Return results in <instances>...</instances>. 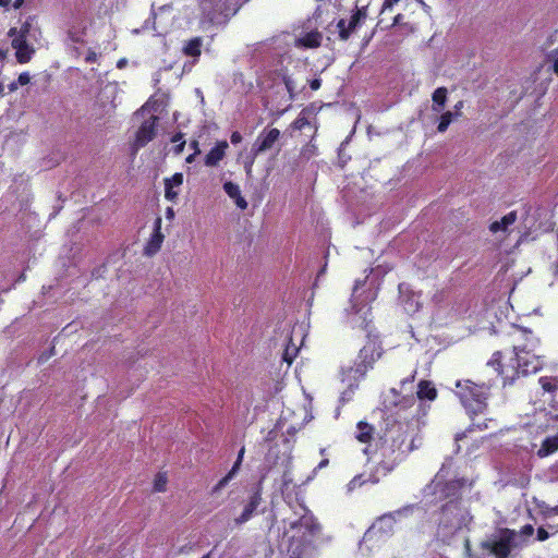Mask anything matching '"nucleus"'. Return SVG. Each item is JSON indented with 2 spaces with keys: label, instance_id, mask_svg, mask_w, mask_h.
Returning <instances> with one entry per match:
<instances>
[{
  "label": "nucleus",
  "instance_id": "obj_27",
  "mask_svg": "<svg viewBox=\"0 0 558 558\" xmlns=\"http://www.w3.org/2000/svg\"><path fill=\"white\" fill-rule=\"evenodd\" d=\"M356 439L363 444L368 442L373 437V426L367 423H359Z\"/></svg>",
  "mask_w": 558,
  "mask_h": 558
},
{
  "label": "nucleus",
  "instance_id": "obj_46",
  "mask_svg": "<svg viewBox=\"0 0 558 558\" xmlns=\"http://www.w3.org/2000/svg\"><path fill=\"white\" fill-rule=\"evenodd\" d=\"M181 141H184V140H183V133H181V132L175 133V134L171 137V142H172V143H177V144H178V143H181Z\"/></svg>",
  "mask_w": 558,
  "mask_h": 558
},
{
  "label": "nucleus",
  "instance_id": "obj_41",
  "mask_svg": "<svg viewBox=\"0 0 558 558\" xmlns=\"http://www.w3.org/2000/svg\"><path fill=\"white\" fill-rule=\"evenodd\" d=\"M242 140H243V137H242L240 132L234 131V132L231 133L230 141H231V143L233 145H236V144L241 143Z\"/></svg>",
  "mask_w": 558,
  "mask_h": 558
},
{
  "label": "nucleus",
  "instance_id": "obj_38",
  "mask_svg": "<svg viewBox=\"0 0 558 558\" xmlns=\"http://www.w3.org/2000/svg\"><path fill=\"white\" fill-rule=\"evenodd\" d=\"M31 82V76L27 72H23L17 77V83L21 86L27 85Z\"/></svg>",
  "mask_w": 558,
  "mask_h": 558
},
{
  "label": "nucleus",
  "instance_id": "obj_12",
  "mask_svg": "<svg viewBox=\"0 0 558 558\" xmlns=\"http://www.w3.org/2000/svg\"><path fill=\"white\" fill-rule=\"evenodd\" d=\"M35 16H28L21 25L20 28L11 27L8 32V36L11 39H22L25 41L35 40L37 41L40 36V29L34 24Z\"/></svg>",
  "mask_w": 558,
  "mask_h": 558
},
{
  "label": "nucleus",
  "instance_id": "obj_14",
  "mask_svg": "<svg viewBox=\"0 0 558 558\" xmlns=\"http://www.w3.org/2000/svg\"><path fill=\"white\" fill-rule=\"evenodd\" d=\"M161 217H157L155 219L154 231L144 247V254L146 256H154L159 252L161 247V244L165 239V235L161 232Z\"/></svg>",
  "mask_w": 558,
  "mask_h": 558
},
{
  "label": "nucleus",
  "instance_id": "obj_59",
  "mask_svg": "<svg viewBox=\"0 0 558 558\" xmlns=\"http://www.w3.org/2000/svg\"><path fill=\"white\" fill-rule=\"evenodd\" d=\"M402 19V15L401 14H398L396 15L395 20H393V25L398 24L400 22V20Z\"/></svg>",
  "mask_w": 558,
  "mask_h": 558
},
{
  "label": "nucleus",
  "instance_id": "obj_50",
  "mask_svg": "<svg viewBox=\"0 0 558 558\" xmlns=\"http://www.w3.org/2000/svg\"><path fill=\"white\" fill-rule=\"evenodd\" d=\"M462 107H463V101L462 100L458 101L454 105L456 116H460L461 114L460 110L462 109Z\"/></svg>",
  "mask_w": 558,
  "mask_h": 558
},
{
  "label": "nucleus",
  "instance_id": "obj_9",
  "mask_svg": "<svg viewBox=\"0 0 558 558\" xmlns=\"http://www.w3.org/2000/svg\"><path fill=\"white\" fill-rule=\"evenodd\" d=\"M396 519L392 513H387L378 518L373 525L365 532L363 543L373 541L378 536H389L393 532Z\"/></svg>",
  "mask_w": 558,
  "mask_h": 558
},
{
  "label": "nucleus",
  "instance_id": "obj_39",
  "mask_svg": "<svg viewBox=\"0 0 558 558\" xmlns=\"http://www.w3.org/2000/svg\"><path fill=\"white\" fill-rule=\"evenodd\" d=\"M271 458H272L274 464L279 463L280 457L278 456V452H277V446L270 448L268 451V459H271Z\"/></svg>",
  "mask_w": 558,
  "mask_h": 558
},
{
  "label": "nucleus",
  "instance_id": "obj_43",
  "mask_svg": "<svg viewBox=\"0 0 558 558\" xmlns=\"http://www.w3.org/2000/svg\"><path fill=\"white\" fill-rule=\"evenodd\" d=\"M458 507H459V502L458 501L450 500L449 502H447L446 505H444L441 507V511L445 512V511H447V510H449L451 508L458 509Z\"/></svg>",
  "mask_w": 558,
  "mask_h": 558
},
{
  "label": "nucleus",
  "instance_id": "obj_33",
  "mask_svg": "<svg viewBox=\"0 0 558 558\" xmlns=\"http://www.w3.org/2000/svg\"><path fill=\"white\" fill-rule=\"evenodd\" d=\"M548 58L553 61V72L558 76V47L548 54Z\"/></svg>",
  "mask_w": 558,
  "mask_h": 558
},
{
  "label": "nucleus",
  "instance_id": "obj_42",
  "mask_svg": "<svg viewBox=\"0 0 558 558\" xmlns=\"http://www.w3.org/2000/svg\"><path fill=\"white\" fill-rule=\"evenodd\" d=\"M399 0H384L381 4V13L388 9H391Z\"/></svg>",
  "mask_w": 558,
  "mask_h": 558
},
{
  "label": "nucleus",
  "instance_id": "obj_48",
  "mask_svg": "<svg viewBox=\"0 0 558 558\" xmlns=\"http://www.w3.org/2000/svg\"><path fill=\"white\" fill-rule=\"evenodd\" d=\"M190 147L195 151V154H199V153H201V150H199V144H198V142H197V141H195V140H194V141H192V142L190 143Z\"/></svg>",
  "mask_w": 558,
  "mask_h": 558
},
{
  "label": "nucleus",
  "instance_id": "obj_36",
  "mask_svg": "<svg viewBox=\"0 0 558 558\" xmlns=\"http://www.w3.org/2000/svg\"><path fill=\"white\" fill-rule=\"evenodd\" d=\"M284 81V85H286V88L287 90L289 92L290 96L293 97L294 93H295V85H294V82L292 78L286 76L283 78Z\"/></svg>",
  "mask_w": 558,
  "mask_h": 558
},
{
  "label": "nucleus",
  "instance_id": "obj_49",
  "mask_svg": "<svg viewBox=\"0 0 558 558\" xmlns=\"http://www.w3.org/2000/svg\"><path fill=\"white\" fill-rule=\"evenodd\" d=\"M17 87H19V83H17V81H14L8 85V90H9V93H13L17 89Z\"/></svg>",
  "mask_w": 558,
  "mask_h": 558
},
{
  "label": "nucleus",
  "instance_id": "obj_17",
  "mask_svg": "<svg viewBox=\"0 0 558 558\" xmlns=\"http://www.w3.org/2000/svg\"><path fill=\"white\" fill-rule=\"evenodd\" d=\"M11 46L15 49L16 61L21 64L29 62L35 53V49L28 45V41L22 39H12Z\"/></svg>",
  "mask_w": 558,
  "mask_h": 558
},
{
  "label": "nucleus",
  "instance_id": "obj_2",
  "mask_svg": "<svg viewBox=\"0 0 558 558\" xmlns=\"http://www.w3.org/2000/svg\"><path fill=\"white\" fill-rule=\"evenodd\" d=\"M291 527L298 530V535H293L290 539L288 546L290 558H315L320 524L314 515L305 509V513L296 522H293Z\"/></svg>",
  "mask_w": 558,
  "mask_h": 558
},
{
  "label": "nucleus",
  "instance_id": "obj_34",
  "mask_svg": "<svg viewBox=\"0 0 558 558\" xmlns=\"http://www.w3.org/2000/svg\"><path fill=\"white\" fill-rule=\"evenodd\" d=\"M337 26L339 28L340 37L343 39L349 38V26L345 25V21L340 20Z\"/></svg>",
  "mask_w": 558,
  "mask_h": 558
},
{
  "label": "nucleus",
  "instance_id": "obj_18",
  "mask_svg": "<svg viewBox=\"0 0 558 558\" xmlns=\"http://www.w3.org/2000/svg\"><path fill=\"white\" fill-rule=\"evenodd\" d=\"M183 184V174L181 172L174 173L170 178L165 179V197L168 201L174 202L178 198L179 193L174 191V187H179Z\"/></svg>",
  "mask_w": 558,
  "mask_h": 558
},
{
  "label": "nucleus",
  "instance_id": "obj_53",
  "mask_svg": "<svg viewBox=\"0 0 558 558\" xmlns=\"http://www.w3.org/2000/svg\"><path fill=\"white\" fill-rule=\"evenodd\" d=\"M196 155H197V154H195V151H193V154H191V155H189V156L186 157L185 161H186L187 163L193 162V161H194V159H195V156H196Z\"/></svg>",
  "mask_w": 558,
  "mask_h": 558
},
{
  "label": "nucleus",
  "instance_id": "obj_22",
  "mask_svg": "<svg viewBox=\"0 0 558 558\" xmlns=\"http://www.w3.org/2000/svg\"><path fill=\"white\" fill-rule=\"evenodd\" d=\"M517 221V211L512 210L505 215L500 220H496L490 223L489 230L493 233H497L499 231H507L508 227L513 225Z\"/></svg>",
  "mask_w": 558,
  "mask_h": 558
},
{
  "label": "nucleus",
  "instance_id": "obj_7",
  "mask_svg": "<svg viewBox=\"0 0 558 558\" xmlns=\"http://www.w3.org/2000/svg\"><path fill=\"white\" fill-rule=\"evenodd\" d=\"M518 533L514 530L502 527L498 530V536L481 543V548L488 550L496 558H508L517 543Z\"/></svg>",
  "mask_w": 558,
  "mask_h": 558
},
{
  "label": "nucleus",
  "instance_id": "obj_31",
  "mask_svg": "<svg viewBox=\"0 0 558 558\" xmlns=\"http://www.w3.org/2000/svg\"><path fill=\"white\" fill-rule=\"evenodd\" d=\"M236 474L232 471H229L222 478L218 481V483L211 488V494L219 493L223 487L228 485V483L235 476Z\"/></svg>",
  "mask_w": 558,
  "mask_h": 558
},
{
  "label": "nucleus",
  "instance_id": "obj_58",
  "mask_svg": "<svg viewBox=\"0 0 558 558\" xmlns=\"http://www.w3.org/2000/svg\"><path fill=\"white\" fill-rule=\"evenodd\" d=\"M349 143V137H347L342 143H341V146H340V153L343 150L344 146Z\"/></svg>",
  "mask_w": 558,
  "mask_h": 558
},
{
  "label": "nucleus",
  "instance_id": "obj_35",
  "mask_svg": "<svg viewBox=\"0 0 558 558\" xmlns=\"http://www.w3.org/2000/svg\"><path fill=\"white\" fill-rule=\"evenodd\" d=\"M465 484V480L464 478H460V480H454V481H451L449 483H447L446 487L449 489V488H453V489H461Z\"/></svg>",
  "mask_w": 558,
  "mask_h": 558
},
{
  "label": "nucleus",
  "instance_id": "obj_56",
  "mask_svg": "<svg viewBox=\"0 0 558 558\" xmlns=\"http://www.w3.org/2000/svg\"><path fill=\"white\" fill-rule=\"evenodd\" d=\"M328 459H323L319 463H318V468L322 469V468H325L328 465Z\"/></svg>",
  "mask_w": 558,
  "mask_h": 558
},
{
  "label": "nucleus",
  "instance_id": "obj_28",
  "mask_svg": "<svg viewBox=\"0 0 558 558\" xmlns=\"http://www.w3.org/2000/svg\"><path fill=\"white\" fill-rule=\"evenodd\" d=\"M168 476L166 472H158L155 475L153 490L155 493H163L167 490Z\"/></svg>",
  "mask_w": 558,
  "mask_h": 558
},
{
  "label": "nucleus",
  "instance_id": "obj_64",
  "mask_svg": "<svg viewBox=\"0 0 558 558\" xmlns=\"http://www.w3.org/2000/svg\"><path fill=\"white\" fill-rule=\"evenodd\" d=\"M0 94L4 95V87H3V85L1 83H0Z\"/></svg>",
  "mask_w": 558,
  "mask_h": 558
},
{
  "label": "nucleus",
  "instance_id": "obj_16",
  "mask_svg": "<svg viewBox=\"0 0 558 558\" xmlns=\"http://www.w3.org/2000/svg\"><path fill=\"white\" fill-rule=\"evenodd\" d=\"M229 147L227 141H219L205 156L204 163L207 167H216L225 158Z\"/></svg>",
  "mask_w": 558,
  "mask_h": 558
},
{
  "label": "nucleus",
  "instance_id": "obj_37",
  "mask_svg": "<svg viewBox=\"0 0 558 558\" xmlns=\"http://www.w3.org/2000/svg\"><path fill=\"white\" fill-rule=\"evenodd\" d=\"M549 537V533L544 527H538L536 531V538L539 542H544Z\"/></svg>",
  "mask_w": 558,
  "mask_h": 558
},
{
  "label": "nucleus",
  "instance_id": "obj_6",
  "mask_svg": "<svg viewBox=\"0 0 558 558\" xmlns=\"http://www.w3.org/2000/svg\"><path fill=\"white\" fill-rule=\"evenodd\" d=\"M550 432L551 436L546 437L537 450L539 458H545L558 450V417L550 413H541L533 425V433L542 434Z\"/></svg>",
  "mask_w": 558,
  "mask_h": 558
},
{
  "label": "nucleus",
  "instance_id": "obj_44",
  "mask_svg": "<svg viewBox=\"0 0 558 558\" xmlns=\"http://www.w3.org/2000/svg\"><path fill=\"white\" fill-rule=\"evenodd\" d=\"M322 81L320 78H313L310 81V87L312 90H317L320 88Z\"/></svg>",
  "mask_w": 558,
  "mask_h": 558
},
{
  "label": "nucleus",
  "instance_id": "obj_51",
  "mask_svg": "<svg viewBox=\"0 0 558 558\" xmlns=\"http://www.w3.org/2000/svg\"><path fill=\"white\" fill-rule=\"evenodd\" d=\"M166 217H167V219H173V217H174V210H173V208H172V207H168V208L166 209Z\"/></svg>",
  "mask_w": 558,
  "mask_h": 558
},
{
  "label": "nucleus",
  "instance_id": "obj_40",
  "mask_svg": "<svg viewBox=\"0 0 558 558\" xmlns=\"http://www.w3.org/2000/svg\"><path fill=\"white\" fill-rule=\"evenodd\" d=\"M534 533V527L532 524H525L521 527L520 534L522 536H531Z\"/></svg>",
  "mask_w": 558,
  "mask_h": 558
},
{
  "label": "nucleus",
  "instance_id": "obj_13",
  "mask_svg": "<svg viewBox=\"0 0 558 558\" xmlns=\"http://www.w3.org/2000/svg\"><path fill=\"white\" fill-rule=\"evenodd\" d=\"M281 133L278 129H264L257 136L253 144L252 151L256 156L271 149L276 142H278Z\"/></svg>",
  "mask_w": 558,
  "mask_h": 558
},
{
  "label": "nucleus",
  "instance_id": "obj_19",
  "mask_svg": "<svg viewBox=\"0 0 558 558\" xmlns=\"http://www.w3.org/2000/svg\"><path fill=\"white\" fill-rule=\"evenodd\" d=\"M416 396L420 400L434 401L438 396V391L430 380L422 379L417 385Z\"/></svg>",
  "mask_w": 558,
  "mask_h": 558
},
{
  "label": "nucleus",
  "instance_id": "obj_26",
  "mask_svg": "<svg viewBox=\"0 0 558 558\" xmlns=\"http://www.w3.org/2000/svg\"><path fill=\"white\" fill-rule=\"evenodd\" d=\"M311 110L303 109L299 113L298 118L290 124L292 130L302 131L305 126L311 125L310 116Z\"/></svg>",
  "mask_w": 558,
  "mask_h": 558
},
{
  "label": "nucleus",
  "instance_id": "obj_32",
  "mask_svg": "<svg viewBox=\"0 0 558 558\" xmlns=\"http://www.w3.org/2000/svg\"><path fill=\"white\" fill-rule=\"evenodd\" d=\"M244 453H245V447L243 446L239 450L236 460L234 461V463H233V465H232L230 471H232L233 473L238 474V472L241 469L242 462H243Z\"/></svg>",
  "mask_w": 558,
  "mask_h": 558
},
{
  "label": "nucleus",
  "instance_id": "obj_29",
  "mask_svg": "<svg viewBox=\"0 0 558 558\" xmlns=\"http://www.w3.org/2000/svg\"><path fill=\"white\" fill-rule=\"evenodd\" d=\"M298 351L299 349L294 344L288 343L284 348L282 360L291 365L296 357Z\"/></svg>",
  "mask_w": 558,
  "mask_h": 558
},
{
  "label": "nucleus",
  "instance_id": "obj_23",
  "mask_svg": "<svg viewBox=\"0 0 558 558\" xmlns=\"http://www.w3.org/2000/svg\"><path fill=\"white\" fill-rule=\"evenodd\" d=\"M371 0H356L355 2V13L351 15V34L353 33L355 26L361 22L362 19L366 16V10Z\"/></svg>",
  "mask_w": 558,
  "mask_h": 558
},
{
  "label": "nucleus",
  "instance_id": "obj_52",
  "mask_svg": "<svg viewBox=\"0 0 558 558\" xmlns=\"http://www.w3.org/2000/svg\"><path fill=\"white\" fill-rule=\"evenodd\" d=\"M24 3V0H14L13 2V8L14 9H20Z\"/></svg>",
  "mask_w": 558,
  "mask_h": 558
},
{
  "label": "nucleus",
  "instance_id": "obj_3",
  "mask_svg": "<svg viewBox=\"0 0 558 558\" xmlns=\"http://www.w3.org/2000/svg\"><path fill=\"white\" fill-rule=\"evenodd\" d=\"M457 396L470 416L484 413L487 409V399L490 395V386L475 384L471 380L457 383Z\"/></svg>",
  "mask_w": 558,
  "mask_h": 558
},
{
  "label": "nucleus",
  "instance_id": "obj_61",
  "mask_svg": "<svg viewBox=\"0 0 558 558\" xmlns=\"http://www.w3.org/2000/svg\"><path fill=\"white\" fill-rule=\"evenodd\" d=\"M214 0H198L199 4L202 5L203 3H206V2H209L211 3Z\"/></svg>",
  "mask_w": 558,
  "mask_h": 558
},
{
  "label": "nucleus",
  "instance_id": "obj_57",
  "mask_svg": "<svg viewBox=\"0 0 558 558\" xmlns=\"http://www.w3.org/2000/svg\"><path fill=\"white\" fill-rule=\"evenodd\" d=\"M463 437H465V432L458 433V434L456 435V440H457V441H460Z\"/></svg>",
  "mask_w": 558,
  "mask_h": 558
},
{
  "label": "nucleus",
  "instance_id": "obj_20",
  "mask_svg": "<svg viewBox=\"0 0 558 558\" xmlns=\"http://www.w3.org/2000/svg\"><path fill=\"white\" fill-rule=\"evenodd\" d=\"M203 38L197 36L184 41L182 53L186 57L198 59L202 54Z\"/></svg>",
  "mask_w": 558,
  "mask_h": 558
},
{
  "label": "nucleus",
  "instance_id": "obj_11",
  "mask_svg": "<svg viewBox=\"0 0 558 558\" xmlns=\"http://www.w3.org/2000/svg\"><path fill=\"white\" fill-rule=\"evenodd\" d=\"M158 117L151 116L149 119L145 120L141 126L138 128L135 134L134 142V150L136 151L138 148L144 147L150 141H153L156 136V130L158 125Z\"/></svg>",
  "mask_w": 558,
  "mask_h": 558
},
{
  "label": "nucleus",
  "instance_id": "obj_24",
  "mask_svg": "<svg viewBox=\"0 0 558 558\" xmlns=\"http://www.w3.org/2000/svg\"><path fill=\"white\" fill-rule=\"evenodd\" d=\"M447 88L446 87H438L434 90L432 95L433 100V110L435 112L442 111L446 101H447Z\"/></svg>",
  "mask_w": 558,
  "mask_h": 558
},
{
  "label": "nucleus",
  "instance_id": "obj_55",
  "mask_svg": "<svg viewBox=\"0 0 558 558\" xmlns=\"http://www.w3.org/2000/svg\"><path fill=\"white\" fill-rule=\"evenodd\" d=\"M283 442H284V445L287 447V451L291 452L292 446L290 444V440L288 438H284Z\"/></svg>",
  "mask_w": 558,
  "mask_h": 558
},
{
  "label": "nucleus",
  "instance_id": "obj_10",
  "mask_svg": "<svg viewBox=\"0 0 558 558\" xmlns=\"http://www.w3.org/2000/svg\"><path fill=\"white\" fill-rule=\"evenodd\" d=\"M262 487L258 485L253 488L251 492V495L248 497V500L244 505V508L241 512V514L236 518H234L233 522L235 526H241L247 521H250L254 514L257 512V508L262 504Z\"/></svg>",
  "mask_w": 558,
  "mask_h": 558
},
{
  "label": "nucleus",
  "instance_id": "obj_21",
  "mask_svg": "<svg viewBox=\"0 0 558 558\" xmlns=\"http://www.w3.org/2000/svg\"><path fill=\"white\" fill-rule=\"evenodd\" d=\"M223 190L228 194V196L232 199H234L236 206L241 209L247 208V202L245 198L241 195V191L238 184L228 181L223 184Z\"/></svg>",
  "mask_w": 558,
  "mask_h": 558
},
{
  "label": "nucleus",
  "instance_id": "obj_62",
  "mask_svg": "<svg viewBox=\"0 0 558 558\" xmlns=\"http://www.w3.org/2000/svg\"><path fill=\"white\" fill-rule=\"evenodd\" d=\"M465 548L468 551L471 549L469 539H466V542H465Z\"/></svg>",
  "mask_w": 558,
  "mask_h": 558
},
{
  "label": "nucleus",
  "instance_id": "obj_63",
  "mask_svg": "<svg viewBox=\"0 0 558 558\" xmlns=\"http://www.w3.org/2000/svg\"><path fill=\"white\" fill-rule=\"evenodd\" d=\"M251 165H252V163H250V165H245V169H246V172H247V173H250V172H251Z\"/></svg>",
  "mask_w": 558,
  "mask_h": 558
},
{
  "label": "nucleus",
  "instance_id": "obj_45",
  "mask_svg": "<svg viewBox=\"0 0 558 558\" xmlns=\"http://www.w3.org/2000/svg\"><path fill=\"white\" fill-rule=\"evenodd\" d=\"M184 146H185V141H181V143H178V144L174 146V148H173L174 153H175L177 155L181 154V153L183 151V149H184Z\"/></svg>",
  "mask_w": 558,
  "mask_h": 558
},
{
  "label": "nucleus",
  "instance_id": "obj_15",
  "mask_svg": "<svg viewBox=\"0 0 558 558\" xmlns=\"http://www.w3.org/2000/svg\"><path fill=\"white\" fill-rule=\"evenodd\" d=\"M538 384L544 393H548L550 396L549 404L555 410L558 411V375L557 376H541L538 378ZM555 416L558 417V414Z\"/></svg>",
  "mask_w": 558,
  "mask_h": 558
},
{
  "label": "nucleus",
  "instance_id": "obj_1",
  "mask_svg": "<svg viewBox=\"0 0 558 558\" xmlns=\"http://www.w3.org/2000/svg\"><path fill=\"white\" fill-rule=\"evenodd\" d=\"M502 343L512 349L513 356L505 364L501 351H496L487 364L501 376L505 386L513 384L520 376L535 374L543 368L544 357L534 353L539 339L532 330L512 325L502 337Z\"/></svg>",
  "mask_w": 558,
  "mask_h": 558
},
{
  "label": "nucleus",
  "instance_id": "obj_47",
  "mask_svg": "<svg viewBox=\"0 0 558 558\" xmlns=\"http://www.w3.org/2000/svg\"><path fill=\"white\" fill-rule=\"evenodd\" d=\"M361 477H362V476H360V475H359V476H354V477L351 480V485H353V486H356V485L361 486V485H363V484L365 483V481H362V478H361Z\"/></svg>",
  "mask_w": 558,
  "mask_h": 558
},
{
  "label": "nucleus",
  "instance_id": "obj_5",
  "mask_svg": "<svg viewBox=\"0 0 558 558\" xmlns=\"http://www.w3.org/2000/svg\"><path fill=\"white\" fill-rule=\"evenodd\" d=\"M416 435L413 430H403L401 427L393 430L385 439L381 447V454L388 463H396L407 458V456L417 448L415 445Z\"/></svg>",
  "mask_w": 558,
  "mask_h": 558
},
{
  "label": "nucleus",
  "instance_id": "obj_30",
  "mask_svg": "<svg viewBox=\"0 0 558 558\" xmlns=\"http://www.w3.org/2000/svg\"><path fill=\"white\" fill-rule=\"evenodd\" d=\"M454 114L451 111H446L441 114L437 130L444 133L453 120Z\"/></svg>",
  "mask_w": 558,
  "mask_h": 558
},
{
  "label": "nucleus",
  "instance_id": "obj_25",
  "mask_svg": "<svg viewBox=\"0 0 558 558\" xmlns=\"http://www.w3.org/2000/svg\"><path fill=\"white\" fill-rule=\"evenodd\" d=\"M322 35L318 32H310L299 38L301 46L306 48H316L320 45Z\"/></svg>",
  "mask_w": 558,
  "mask_h": 558
},
{
  "label": "nucleus",
  "instance_id": "obj_4",
  "mask_svg": "<svg viewBox=\"0 0 558 558\" xmlns=\"http://www.w3.org/2000/svg\"><path fill=\"white\" fill-rule=\"evenodd\" d=\"M416 435L413 430H403L401 427L393 430L385 439L381 447V454L388 463H396L407 458V456L417 448L415 445Z\"/></svg>",
  "mask_w": 558,
  "mask_h": 558
},
{
  "label": "nucleus",
  "instance_id": "obj_8",
  "mask_svg": "<svg viewBox=\"0 0 558 558\" xmlns=\"http://www.w3.org/2000/svg\"><path fill=\"white\" fill-rule=\"evenodd\" d=\"M381 355L380 347L376 337H369L366 344L360 350L354 367V380L364 379L366 373L373 368L377 359Z\"/></svg>",
  "mask_w": 558,
  "mask_h": 558
},
{
  "label": "nucleus",
  "instance_id": "obj_54",
  "mask_svg": "<svg viewBox=\"0 0 558 558\" xmlns=\"http://www.w3.org/2000/svg\"><path fill=\"white\" fill-rule=\"evenodd\" d=\"M12 0H0V7L8 8Z\"/></svg>",
  "mask_w": 558,
  "mask_h": 558
},
{
  "label": "nucleus",
  "instance_id": "obj_60",
  "mask_svg": "<svg viewBox=\"0 0 558 558\" xmlns=\"http://www.w3.org/2000/svg\"><path fill=\"white\" fill-rule=\"evenodd\" d=\"M288 434L293 436L295 434V428L294 427L289 428Z\"/></svg>",
  "mask_w": 558,
  "mask_h": 558
}]
</instances>
